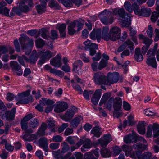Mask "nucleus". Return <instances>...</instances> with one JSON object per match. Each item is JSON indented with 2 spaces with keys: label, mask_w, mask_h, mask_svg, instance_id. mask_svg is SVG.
<instances>
[{
  "label": "nucleus",
  "mask_w": 159,
  "mask_h": 159,
  "mask_svg": "<svg viewBox=\"0 0 159 159\" xmlns=\"http://www.w3.org/2000/svg\"><path fill=\"white\" fill-rule=\"evenodd\" d=\"M75 27L72 22H71L68 27V33L70 35H74L76 32V30L74 29Z\"/></svg>",
  "instance_id": "ea45409f"
},
{
  "label": "nucleus",
  "mask_w": 159,
  "mask_h": 159,
  "mask_svg": "<svg viewBox=\"0 0 159 159\" xmlns=\"http://www.w3.org/2000/svg\"><path fill=\"white\" fill-rule=\"evenodd\" d=\"M72 22L75 27L76 25H77L78 27V28L77 30V31H79L82 29L83 25V24L82 23L77 20H75Z\"/></svg>",
  "instance_id": "052dcab7"
},
{
  "label": "nucleus",
  "mask_w": 159,
  "mask_h": 159,
  "mask_svg": "<svg viewBox=\"0 0 159 159\" xmlns=\"http://www.w3.org/2000/svg\"><path fill=\"white\" fill-rule=\"evenodd\" d=\"M83 145L81 147V149L83 152H84L86 149H88L91 148L92 146V143L91 140L89 139H85L83 140Z\"/></svg>",
  "instance_id": "4be33fe9"
},
{
  "label": "nucleus",
  "mask_w": 159,
  "mask_h": 159,
  "mask_svg": "<svg viewBox=\"0 0 159 159\" xmlns=\"http://www.w3.org/2000/svg\"><path fill=\"white\" fill-rule=\"evenodd\" d=\"M10 65L16 75L20 76L22 74L23 71L21 67L17 62L11 61L10 62Z\"/></svg>",
  "instance_id": "ddd939ff"
},
{
  "label": "nucleus",
  "mask_w": 159,
  "mask_h": 159,
  "mask_svg": "<svg viewBox=\"0 0 159 159\" xmlns=\"http://www.w3.org/2000/svg\"><path fill=\"white\" fill-rule=\"evenodd\" d=\"M99 18L101 22L103 24L105 25L111 24L114 20L113 18L111 16L109 18H107V17L105 16L103 17H100Z\"/></svg>",
  "instance_id": "2f4dec72"
},
{
  "label": "nucleus",
  "mask_w": 159,
  "mask_h": 159,
  "mask_svg": "<svg viewBox=\"0 0 159 159\" xmlns=\"http://www.w3.org/2000/svg\"><path fill=\"white\" fill-rule=\"evenodd\" d=\"M147 124L144 121H140L137 125V128L139 132L141 134H143L145 132V126Z\"/></svg>",
  "instance_id": "b1692460"
},
{
  "label": "nucleus",
  "mask_w": 159,
  "mask_h": 159,
  "mask_svg": "<svg viewBox=\"0 0 159 159\" xmlns=\"http://www.w3.org/2000/svg\"><path fill=\"white\" fill-rule=\"evenodd\" d=\"M153 124L152 125H150L148 126L146 135L148 138L152 137V129L153 131Z\"/></svg>",
  "instance_id": "3c124183"
},
{
  "label": "nucleus",
  "mask_w": 159,
  "mask_h": 159,
  "mask_svg": "<svg viewBox=\"0 0 159 159\" xmlns=\"http://www.w3.org/2000/svg\"><path fill=\"white\" fill-rule=\"evenodd\" d=\"M63 146L62 148L61 153H64L68 151L70 149L69 145L67 143L65 142H63L62 143Z\"/></svg>",
  "instance_id": "bf43d9fd"
},
{
  "label": "nucleus",
  "mask_w": 159,
  "mask_h": 159,
  "mask_svg": "<svg viewBox=\"0 0 159 159\" xmlns=\"http://www.w3.org/2000/svg\"><path fill=\"white\" fill-rule=\"evenodd\" d=\"M39 103L42 105L43 106L49 105H53L54 102L52 100L48 99L47 98H42L41 100L39 101Z\"/></svg>",
  "instance_id": "c9c22d12"
},
{
  "label": "nucleus",
  "mask_w": 159,
  "mask_h": 159,
  "mask_svg": "<svg viewBox=\"0 0 159 159\" xmlns=\"http://www.w3.org/2000/svg\"><path fill=\"white\" fill-rule=\"evenodd\" d=\"M39 146L43 148V150L47 152L48 150L47 139L44 137L40 138L39 140Z\"/></svg>",
  "instance_id": "a211bd4d"
},
{
  "label": "nucleus",
  "mask_w": 159,
  "mask_h": 159,
  "mask_svg": "<svg viewBox=\"0 0 159 159\" xmlns=\"http://www.w3.org/2000/svg\"><path fill=\"white\" fill-rule=\"evenodd\" d=\"M123 107L124 110L126 111H129L131 109L130 105L125 101L123 102Z\"/></svg>",
  "instance_id": "0e129e2a"
},
{
  "label": "nucleus",
  "mask_w": 159,
  "mask_h": 159,
  "mask_svg": "<svg viewBox=\"0 0 159 159\" xmlns=\"http://www.w3.org/2000/svg\"><path fill=\"white\" fill-rule=\"evenodd\" d=\"M62 139V137L61 136L57 135L53 137L52 140L53 141L57 142H61Z\"/></svg>",
  "instance_id": "69168bd1"
},
{
  "label": "nucleus",
  "mask_w": 159,
  "mask_h": 159,
  "mask_svg": "<svg viewBox=\"0 0 159 159\" xmlns=\"http://www.w3.org/2000/svg\"><path fill=\"white\" fill-rule=\"evenodd\" d=\"M134 57L137 62L141 61L143 60V57L141 53L140 48H137L135 49Z\"/></svg>",
  "instance_id": "393cba45"
},
{
  "label": "nucleus",
  "mask_w": 159,
  "mask_h": 159,
  "mask_svg": "<svg viewBox=\"0 0 159 159\" xmlns=\"http://www.w3.org/2000/svg\"><path fill=\"white\" fill-rule=\"evenodd\" d=\"M147 34L148 36L150 38L152 37L153 34V29L151 25L148 26V28L147 31Z\"/></svg>",
  "instance_id": "774afa93"
},
{
  "label": "nucleus",
  "mask_w": 159,
  "mask_h": 159,
  "mask_svg": "<svg viewBox=\"0 0 159 159\" xmlns=\"http://www.w3.org/2000/svg\"><path fill=\"white\" fill-rule=\"evenodd\" d=\"M132 5L131 4L130 2L128 1H126L124 4V7L129 12H131L134 10V12L135 8L133 7V0H132Z\"/></svg>",
  "instance_id": "7c9ffc66"
},
{
  "label": "nucleus",
  "mask_w": 159,
  "mask_h": 159,
  "mask_svg": "<svg viewBox=\"0 0 159 159\" xmlns=\"http://www.w3.org/2000/svg\"><path fill=\"white\" fill-rule=\"evenodd\" d=\"M10 10L6 7H4L2 5L0 7V14L4 15L7 16H9V12Z\"/></svg>",
  "instance_id": "49530a36"
},
{
  "label": "nucleus",
  "mask_w": 159,
  "mask_h": 159,
  "mask_svg": "<svg viewBox=\"0 0 159 159\" xmlns=\"http://www.w3.org/2000/svg\"><path fill=\"white\" fill-rule=\"evenodd\" d=\"M111 13V11L107 9H105L99 14L98 17H103V16L105 15L108 16L109 15H110Z\"/></svg>",
  "instance_id": "e2e57ef3"
},
{
  "label": "nucleus",
  "mask_w": 159,
  "mask_h": 159,
  "mask_svg": "<svg viewBox=\"0 0 159 159\" xmlns=\"http://www.w3.org/2000/svg\"><path fill=\"white\" fill-rule=\"evenodd\" d=\"M150 51V50L148 51L147 52V55L148 57L147 59L146 62L148 65L156 68L157 67V65L155 57V54H151V53L149 52Z\"/></svg>",
  "instance_id": "9d476101"
},
{
  "label": "nucleus",
  "mask_w": 159,
  "mask_h": 159,
  "mask_svg": "<svg viewBox=\"0 0 159 159\" xmlns=\"http://www.w3.org/2000/svg\"><path fill=\"white\" fill-rule=\"evenodd\" d=\"M112 14L114 15H118V19L122 27H127L130 25L131 20L130 16L124 9H114L113 10Z\"/></svg>",
  "instance_id": "f257e3e1"
},
{
  "label": "nucleus",
  "mask_w": 159,
  "mask_h": 159,
  "mask_svg": "<svg viewBox=\"0 0 159 159\" xmlns=\"http://www.w3.org/2000/svg\"><path fill=\"white\" fill-rule=\"evenodd\" d=\"M83 120V118L81 116H78L75 117L70 122V126L72 127L73 128H76L80 123V121Z\"/></svg>",
  "instance_id": "aec40b11"
},
{
  "label": "nucleus",
  "mask_w": 159,
  "mask_h": 159,
  "mask_svg": "<svg viewBox=\"0 0 159 159\" xmlns=\"http://www.w3.org/2000/svg\"><path fill=\"white\" fill-rule=\"evenodd\" d=\"M38 33L43 38L47 39L49 37V31L47 29L42 28L39 30Z\"/></svg>",
  "instance_id": "c85d7f7f"
},
{
  "label": "nucleus",
  "mask_w": 159,
  "mask_h": 159,
  "mask_svg": "<svg viewBox=\"0 0 159 159\" xmlns=\"http://www.w3.org/2000/svg\"><path fill=\"white\" fill-rule=\"evenodd\" d=\"M33 4V0H22L19 4V8L14 7L13 8L12 11L20 16L22 12L24 13L28 12Z\"/></svg>",
  "instance_id": "7ed1b4c3"
},
{
  "label": "nucleus",
  "mask_w": 159,
  "mask_h": 159,
  "mask_svg": "<svg viewBox=\"0 0 159 159\" xmlns=\"http://www.w3.org/2000/svg\"><path fill=\"white\" fill-rule=\"evenodd\" d=\"M38 57L37 56H34L33 55H31L28 59L27 58V62L33 64H35L37 61Z\"/></svg>",
  "instance_id": "09e8293b"
},
{
  "label": "nucleus",
  "mask_w": 159,
  "mask_h": 159,
  "mask_svg": "<svg viewBox=\"0 0 159 159\" xmlns=\"http://www.w3.org/2000/svg\"><path fill=\"white\" fill-rule=\"evenodd\" d=\"M42 5L40 4L37 5L36 6L35 8L37 11L38 13L40 14H41L43 13L45 11L46 8V4L44 3Z\"/></svg>",
  "instance_id": "4c0bfd02"
},
{
  "label": "nucleus",
  "mask_w": 159,
  "mask_h": 159,
  "mask_svg": "<svg viewBox=\"0 0 159 159\" xmlns=\"http://www.w3.org/2000/svg\"><path fill=\"white\" fill-rule=\"evenodd\" d=\"M51 73L54 74L55 75H57L59 76L62 77L64 75V73L61 70H57L55 69L52 70L51 71Z\"/></svg>",
  "instance_id": "8fccbe9b"
},
{
  "label": "nucleus",
  "mask_w": 159,
  "mask_h": 159,
  "mask_svg": "<svg viewBox=\"0 0 159 159\" xmlns=\"http://www.w3.org/2000/svg\"><path fill=\"white\" fill-rule=\"evenodd\" d=\"M138 158L139 159H150L152 154L151 152H145L143 154L141 152H138L137 153Z\"/></svg>",
  "instance_id": "cd10ccee"
},
{
  "label": "nucleus",
  "mask_w": 159,
  "mask_h": 159,
  "mask_svg": "<svg viewBox=\"0 0 159 159\" xmlns=\"http://www.w3.org/2000/svg\"><path fill=\"white\" fill-rule=\"evenodd\" d=\"M28 39V37L25 34L23 35L21 37L19 38V40L22 48H25V47L27 46V45L25 44V42H27V40Z\"/></svg>",
  "instance_id": "473e14b6"
},
{
  "label": "nucleus",
  "mask_w": 159,
  "mask_h": 159,
  "mask_svg": "<svg viewBox=\"0 0 159 159\" xmlns=\"http://www.w3.org/2000/svg\"><path fill=\"white\" fill-rule=\"evenodd\" d=\"M114 98L113 97L111 98L107 103L105 105V107L106 108L108 109L109 110H111L112 109V102L114 101Z\"/></svg>",
  "instance_id": "864d4df0"
},
{
  "label": "nucleus",
  "mask_w": 159,
  "mask_h": 159,
  "mask_svg": "<svg viewBox=\"0 0 159 159\" xmlns=\"http://www.w3.org/2000/svg\"><path fill=\"white\" fill-rule=\"evenodd\" d=\"M40 60L38 61V63L41 65L44 63L47 60H49L55 55V54L51 52L48 49H42L39 52Z\"/></svg>",
  "instance_id": "39448f33"
},
{
  "label": "nucleus",
  "mask_w": 159,
  "mask_h": 159,
  "mask_svg": "<svg viewBox=\"0 0 159 159\" xmlns=\"http://www.w3.org/2000/svg\"><path fill=\"white\" fill-rule=\"evenodd\" d=\"M111 152L110 149L103 148L101 149L100 153L103 157H111Z\"/></svg>",
  "instance_id": "c756f323"
},
{
  "label": "nucleus",
  "mask_w": 159,
  "mask_h": 159,
  "mask_svg": "<svg viewBox=\"0 0 159 159\" xmlns=\"http://www.w3.org/2000/svg\"><path fill=\"white\" fill-rule=\"evenodd\" d=\"M36 45L37 48H42L45 44V42L42 39L39 38L35 41Z\"/></svg>",
  "instance_id": "c03bdc74"
},
{
  "label": "nucleus",
  "mask_w": 159,
  "mask_h": 159,
  "mask_svg": "<svg viewBox=\"0 0 159 159\" xmlns=\"http://www.w3.org/2000/svg\"><path fill=\"white\" fill-rule=\"evenodd\" d=\"M147 0H133V7L135 8L134 13L139 16H142L145 17L149 16L151 13V11L149 8H145L142 7L141 10L139 9V6L145 3Z\"/></svg>",
  "instance_id": "f03ea898"
},
{
  "label": "nucleus",
  "mask_w": 159,
  "mask_h": 159,
  "mask_svg": "<svg viewBox=\"0 0 159 159\" xmlns=\"http://www.w3.org/2000/svg\"><path fill=\"white\" fill-rule=\"evenodd\" d=\"M113 105L114 110L121 109V108L122 101L121 98L116 97L114 99Z\"/></svg>",
  "instance_id": "5701e85b"
},
{
  "label": "nucleus",
  "mask_w": 159,
  "mask_h": 159,
  "mask_svg": "<svg viewBox=\"0 0 159 159\" xmlns=\"http://www.w3.org/2000/svg\"><path fill=\"white\" fill-rule=\"evenodd\" d=\"M18 61L20 64L23 66H25V63L24 61V59H25L27 61V57L24 55H22L21 56H19L18 57Z\"/></svg>",
  "instance_id": "6e6d98bb"
},
{
  "label": "nucleus",
  "mask_w": 159,
  "mask_h": 159,
  "mask_svg": "<svg viewBox=\"0 0 159 159\" xmlns=\"http://www.w3.org/2000/svg\"><path fill=\"white\" fill-rule=\"evenodd\" d=\"M113 156H116L119 155L121 151V149L118 146L113 147Z\"/></svg>",
  "instance_id": "603ef678"
},
{
  "label": "nucleus",
  "mask_w": 159,
  "mask_h": 159,
  "mask_svg": "<svg viewBox=\"0 0 159 159\" xmlns=\"http://www.w3.org/2000/svg\"><path fill=\"white\" fill-rule=\"evenodd\" d=\"M49 6L51 8L56 7L58 9L60 8L58 3L55 0H51L49 2Z\"/></svg>",
  "instance_id": "5fc2aeb1"
},
{
  "label": "nucleus",
  "mask_w": 159,
  "mask_h": 159,
  "mask_svg": "<svg viewBox=\"0 0 159 159\" xmlns=\"http://www.w3.org/2000/svg\"><path fill=\"white\" fill-rule=\"evenodd\" d=\"M157 11L153 12L151 16V20L153 22H155L159 17V7H157Z\"/></svg>",
  "instance_id": "79ce46f5"
},
{
  "label": "nucleus",
  "mask_w": 159,
  "mask_h": 159,
  "mask_svg": "<svg viewBox=\"0 0 159 159\" xmlns=\"http://www.w3.org/2000/svg\"><path fill=\"white\" fill-rule=\"evenodd\" d=\"M83 63L81 60H77L73 64V68L72 70L73 72H78L81 69Z\"/></svg>",
  "instance_id": "bb28decb"
},
{
  "label": "nucleus",
  "mask_w": 159,
  "mask_h": 159,
  "mask_svg": "<svg viewBox=\"0 0 159 159\" xmlns=\"http://www.w3.org/2000/svg\"><path fill=\"white\" fill-rule=\"evenodd\" d=\"M16 98L18 100V102L16 103V104H27L29 102V100L28 98L23 97H18L17 95L16 97Z\"/></svg>",
  "instance_id": "e433bc0d"
},
{
  "label": "nucleus",
  "mask_w": 159,
  "mask_h": 159,
  "mask_svg": "<svg viewBox=\"0 0 159 159\" xmlns=\"http://www.w3.org/2000/svg\"><path fill=\"white\" fill-rule=\"evenodd\" d=\"M94 79L95 83L98 85L105 84L107 81L106 76L104 73L101 72L94 74Z\"/></svg>",
  "instance_id": "423d86ee"
},
{
  "label": "nucleus",
  "mask_w": 159,
  "mask_h": 159,
  "mask_svg": "<svg viewBox=\"0 0 159 159\" xmlns=\"http://www.w3.org/2000/svg\"><path fill=\"white\" fill-rule=\"evenodd\" d=\"M153 135L154 138H157L155 140V143L159 145V125L157 123H153Z\"/></svg>",
  "instance_id": "dca6fc26"
},
{
  "label": "nucleus",
  "mask_w": 159,
  "mask_h": 159,
  "mask_svg": "<svg viewBox=\"0 0 159 159\" xmlns=\"http://www.w3.org/2000/svg\"><path fill=\"white\" fill-rule=\"evenodd\" d=\"M101 129L99 126H97L92 129L91 132L94 136L99 137L102 134V132L100 131Z\"/></svg>",
  "instance_id": "72a5a7b5"
},
{
  "label": "nucleus",
  "mask_w": 159,
  "mask_h": 159,
  "mask_svg": "<svg viewBox=\"0 0 159 159\" xmlns=\"http://www.w3.org/2000/svg\"><path fill=\"white\" fill-rule=\"evenodd\" d=\"M124 50L122 53L121 57L123 58L124 56H128L130 53L133 54L134 47L133 43L130 39L127 40L123 44L120 45L118 48L117 51L120 52Z\"/></svg>",
  "instance_id": "20e7f679"
},
{
  "label": "nucleus",
  "mask_w": 159,
  "mask_h": 159,
  "mask_svg": "<svg viewBox=\"0 0 159 159\" xmlns=\"http://www.w3.org/2000/svg\"><path fill=\"white\" fill-rule=\"evenodd\" d=\"M133 147L135 149H137L139 150H143L146 149L147 145H143L141 143H138L134 144Z\"/></svg>",
  "instance_id": "37998d69"
},
{
  "label": "nucleus",
  "mask_w": 159,
  "mask_h": 159,
  "mask_svg": "<svg viewBox=\"0 0 159 159\" xmlns=\"http://www.w3.org/2000/svg\"><path fill=\"white\" fill-rule=\"evenodd\" d=\"M75 114V111L73 109H69L65 112L64 114L61 116V118L65 121L70 122L74 117Z\"/></svg>",
  "instance_id": "9b49d317"
},
{
  "label": "nucleus",
  "mask_w": 159,
  "mask_h": 159,
  "mask_svg": "<svg viewBox=\"0 0 159 159\" xmlns=\"http://www.w3.org/2000/svg\"><path fill=\"white\" fill-rule=\"evenodd\" d=\"M84 159H97V158L90 152L85 153L84 155Z\"/></svg>",
  "instance_id": "4d7b16f0"
},
{
  "label": "nucleus",
  "mask_w": 159,
  "mask_h": 159,
  "mask_svg": "<svg viewBox=\"0 0 159 159\" xmlns=\"http://www.w3.org/2000/svg\"><path fill=\"white\" fill-rule=\"evenodd\" d=\"M68 107V104L64 102H58L54 109V111L56 113L62 112L67 109Z\"/></svg>",
  "instance_id": "f8f14e48"
},
{
  "label": "nucleus",
  "mask_w": 159,
  "mask_h": 159,
  "mask_svg": "<svg viewBox=\"0 0 159 159\" xmlns=\"http://www.w3.org/2000/svg\"><path fill=\"white\" fill-rule=\"evenodd\" d=\"M135 132H133L132 134H129L127 136H125L124 138V141L126 143H130L134 142H136Z\"/></svg>",
  "instance_id": "412c9836"
},
{
  "label": "nucleus",
  "mask_w": 159,
  "mask_h": 159,
  "mask_svg": "<svg viewBox=\"0 0 159 159\" xmlns=\"http://www.w3.org/2000/svg\"><path fill=\"white\" fill-rule=\"evenodd\" d=\"M111 35V40L115 41L119 39L121 33V30L117 27H114L110 30Z\"/></svg>",
  "instance_id": "1a4fd4ad"
},
{
  "label": "nucleus",
  "mask_w": 159,
  "mask_h": 159,
  "mask_svg": "<svg viewBox=\"0 0 159 159\" xmlns=\"http://www.w3.org/2000/svg\"><path fill=\"white\" fill-rule=\"evenodd\" d=\"M93 93V91H88L87 90H85L83 92V96L84 98L87 100L89 99V96Z\"/></svg>",
  "instance_id": "13d9d810"
},
{
  "label": "nucleus",
  "mask_w": 159,
  "mask_h": 159,
  "mask_svg": "<svg viewBox=\"0 0 159 159\" xmlns=\"http://www.w3.org/2000/svg\"><path fill=\"white\" fill-rule=\"evenodd\" d=\"M95 143L96 145L100 144L102 147L104 148L106 147L109 143L106 142L103 139H98Z\"/></svg>",
  "instance_id": "de8ad7c7"
},
{
  "label": "nucleus",
  "mask_w": 159,
  "mask_h": 159,
  "mask_svg": "<svg viewBox=\"0 0 159 159\" xmlns=\"http://www.w3.org/2000/svg\"><path fill=\"white\" fill-rule=\"evenodd\" d=\"M111 93H106L104 94L99 103L100 106H102L103 104L105 103L108 99L111 97Z\"/></svg>",
  "instance_id": "f704fd0d"
},
{
  "label": "nucleus",
  "mask_w": 159,
  "mask_h": 159,
  "mask_svg": "<svg viewBox=\"0 0 159 159\" xmlns=\"http://www.w3.org/2000/svg\"><path fill=\"white\" fill-rule=\"evenodd\" d=\"M47 124L44 123H42L40 127L39 128L36 134L39 136H43L45 135V130L47 129Z\"/></svg>",
  "instance_id": "a878e982"
},
{
  "label": "nucleus",
  "mask_w": 159,
  "mask_h": 159,
  "mask_svg": "<svg viewBox=\"0 0 159 159\" xmlns=\"http://www.w3.org/2000/svg\"><path fill=\"white\" fill-rule=\"evenodd\" d=\"M101 89L96 90L91 99L92 102L95 105H97L98 103L101 95Z\"/></svg>",
  "instance_id": "6ab92c4d"
},
{
  "label": "nucleus",
  "mask_w": 159,
  "mask_h": 159,
  "mask_svg": "<svg viewBox=\"0 0 159 159\" xmlns=\"http://www.w3.org/2000/svg\"><path fill=\"white\" fill-rule=\"evenodd\" d=\"M16 109L12 108L10 111H6L4 114H1L0 116L3 120H13L14 119Z\"/></svg>",
  "instance_id": "6e6552de"
},
{
  "label": "nucleus",
  "mask_w": 159,
  "mask_h": 159,
  "mask_svg": "<svg viewBox=\"0 0 159 159\" xmlns=\"http://www.w3.org/2000/svg\"><path fill=\"white\" fill-rule=\"evenodd\" d=\"M119 75L116 72L108 73L107 76V81L110 84H112L117 83L119 80Z\"/></svg>",
  "instance_id": "0eeeda50"
},
{
  "label": "nucleus",
  "mask_w": 159,
  "mask_h": 159,
  "mask_svg": "<svg viewBox=\"0 0 159 159\" xmlns=\"http://www.w3.org/2000/svg\"><path fill=\"white\" fill-rule=\"evenodd\" d=\"M122 148L123 151L125 152L126 156H128L130 154L132 150V148L130 146L124 144L122 145Z\"/></svg>",
  "instance_id": "58836bf2"
},
{
  "label": "nucleus",
  "mask_w": 159,
  "mask_h": 159,
  "mask_svg": "<svg viewBox=\"0 0 159 159\" xmlns=\"http://www.w3.org/2000/svg\"><path fill=\"white\" fill-rule=\"evenodd\" d=\"M101 29H94L90 34V38L93 40L97 39L99 42L101 39Z\"/></svg>",
  "instance_id": "4468645a"
},
{
  "label": "nucleus",
  "mask_w": 159,
  "mask_h": 159,
  "mask_svg": "<svg viewBox=\"0 0 159 159\" xmlns=\"http://www.w3.org/2000/svg\"><path fill=\"white\" fill-rule=\"evenodd\" d=\"M98 64V69L101 70L107 66L108 61H105L104 59H102Z\"/></svg>",
  "instance_id": "a18cd8bd"
},
{
  "label": "nucleus",
  "mask_w": 159,
  "mask_h": 159,
  "mask_svg": "<svg viewBox=\"0 0 159 159\" xmlns=\"http://www.w3.org/2000/svg\"><path fill=\"white\" fill-rule=\"evenodd\" d=\"M30 92V90L28 89L26 90L25 92H23L21 93L18 94L17 95V97H23L24 98L26 97H28L29 95Z\"/></svg>",
  "instance_id": "680f3d73"
},
{
  "label": "nucleus",
  "mask_w": 159,
  "mask_h": 159,
  "mask_svg": "<svg viewBox=\"0 0 159 159\" xmlns=\"http://www.w3.org/2000/svg\"><path fill=\"white\" fill-rule=\"evenodd\" d=\"M50 64L55 67L58 68L62 65L61 58L59 54L57 55L50 61Z\"/></svg>",
  "instance_id": "2eb2a0df"
},
{
  "label": "nucleus",
  "mask_w": 159,
  "mask_h": 159,
  "mask_svg": "<svg viewBox=\"0 0 159 159\" xmlns=\"http://www.w3.org/2000/svg\"><path fill=\"white\" fill-rule=\"evenodd\" d=\"M113 116L114 117L118 118L121 116V109L114 110L113 112Z\"/></svg>",
  "instance_id": "338daca9"
},
{
  "label": "nucleus",
  "mask_w": 159,
  "mask_h": 159,
  "mask_svg": "<svg viewBox=\"0 0 159 159\" xmlns=\"http://www.w3.org/2000/svg\"><path fill=\"white\" fill-rule=\"evenodd\" d=\"M109 30V28L107 27H103V28L102 38L104 39L105 40L108 41L109 40H111V35L110 32L108 33Z\"/></svg>",
  "instance_id": "f3484780"
},
{
  "label": "nucleus",
  "mask_w": 159,
  "mask_h": 159,
  "mask_svg": "<svg viewBox=\"0 0 159 159\" xmlns=\"http://www.w3.org/2000/svg\"><path fill=\"white\" fill-rule=\"evenodd\" d=\"M39 125V121L36 118H34L31 120L29 123V126L33 129L37 127Z\"/></svg>",
  "instance_id": "a19ab883"
}]
</instances>
